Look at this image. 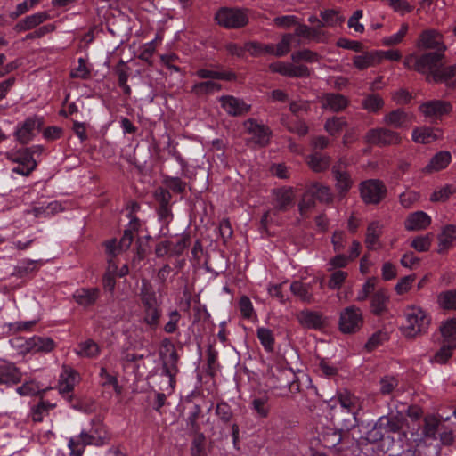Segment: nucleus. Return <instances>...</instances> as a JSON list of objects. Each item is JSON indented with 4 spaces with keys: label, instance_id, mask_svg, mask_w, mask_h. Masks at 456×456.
I'll use <instances>...</instances> for the list:
<instances>
[{
    "label": "nucleus",
    "instance_id": "nucleus-15",
    "mask_svg": "<svg viewBox=\"0 0 456 456\" xmlns=\"http://www.w3.org/2000/svg\"><path fill=\"white\" fill-rule=\"evenodd\" d=\"M406 419L401 412L396 414L390 413L380 417L375 423L374 428L385 430L387 433H398L402 430Z\"/></svg>",
    "mask_w": 456,
    "mask_h": 456
},
{
    "label": "nucleus",
    "instance_id": "nucleus-56",
    "mask_svg": "<svg viewBox=\"0 0 456 456\" xmlns=\"http://www.w3.org/2000/svg\"><path fill=\"white\" fill-rule=\"evenodd\" d=\"M191 242V236L188 232H183L180 235L177 242L175 244H172L170 248V256H181L183 251L189 247Z\"/></svg>",
    "mask_w": 456,
    "mask_h": 456
},
{
    "label": "nucleus",
    "instance_id": "nucleus-17",
    "mask_svg": "<svg viewBox=\"0 0 456 456\" xmlns=\"http://www.w3.org/2000/svg\"><path fill=\"white\" fill-rule=\"evenodd\" d=\"M418 46L423 49H435L436 52L441 53L446 50L442 35L434 29L425 30L420 34Z\"/></svg>",
    "mask_w": 456,
    "mask_h": 456
},
{
    "label": "nucleus",
    "instance_id": "nucleus-54",
    "mask_svg": "<svg viewBox=\"0 0 456 456\" xmlns=\"http://www.w3.org/2000/svg\"><path fill=\"white\" fill-rule=\"evenodd\" d=\"M140 296H141V300L142 302L144 308L159 305L157 297H156V294L152 290L151 286H149L147 284H143L141 289Z\"/></svg>",
    "mask_w": 456,
    "mask_h": 456
},
{
    "label": "nucleus",
    "instance_id": "nucleus-21",
    "mask_svg": "<svg viewBox=\"0 0 456 456\" xmlns=\"http://www.w3.org/2000/svg\"><path fill=\"white\" fill-rule=\"evenodd\" d=\"M244 126L248 134L254 136L256 143L261 146H265L268 143L271 135V130L268 126L257 124L253 118L246 120Z\"/></svg>",
    "mask_w": 456,
    "mask_h": 456
},
{
    "label": "nucleus",
    "instance_id": "nucleus-13",
    "mask_svg": "<svg viewBox=\"0 0 456 456\" xmlns=\"http://www.w3.org/2000/svg\"><path fill=\"white\" fill-rule=\"evenodd\" d=\"M413 114L403 109L389 111L383 118V123L387 126L399 129H408L413 122Z\"/></svg>",
    "mask_w": 456,
    "mask_h": 456
},
{
    "label": "nucleus",
    "instance_id": "nucleus-30",
    "mask_svg": "<svg viewBox=\"0 0 456 456\" xmlns=\"http://www.w3.org/2000/svg\"><path fill=\"white\" fill-rule=\"evenodd\" d=\"M307 190L313 194L314 200L330 205L333 202L334 195L330 186L318 182H313L307 185Z\"/></svg>",
    "mask_w": 456,
    "mask_h": 456
},
{
    "label": "nucleus",
    "instance_id": "nucleus-4",
    "mask_svg": "<svg viewBox=\"0 0 456 456\" xmlns=\"http://www.w3.org/2000/svg\"><path fill=\"white\" fill-rule=\"evenodd\" d=\"M338 324L343 334L357 333L364 324L362 311L354 305L343 308L339 313Z\"/></svg>",
    "mask_w": 456,
    "mask_h": 456
},
{
    "label": "nucleus",
    "instance_id": "nucleus-43",
    "mask_svg": "<svg viewBox=\"0 0 456 456\" xmlns=\"http://www.w3.org/2000/svg\"><path fill=\"white\" fill-rule=\"evenodd\" d=\"M320 17L322 20V27H335L341 25L345 21V18L339 14L338 10L326 9L322 11Z\"/></svg>",
    "mask_w": 456,
    "mask_h": 456
},
{
    "label": "nucleus",
    "instance_id": "nucleus-3",
    "mask_svg": "<svg viewBox=\"0 0 456 456\" xmlns=\"http://www.w3.org/2000/svg\"><path fill=\"white\" fill-rule=\"evenodd\" d=\"M159 359L162 366V375L169 379V386L174 390L176 385L175 378L179 373L178 362L180 356L174 343L169 338L161 341Z\"/></svg>",
    "mask_w": 456,
    "mask_h": 456
},
{
    "label": "nucleus",
    "instance_id": "nucleus-38",
    "mask_svg": "<svg viewBox=\"0 0 456 456\" xmlns=\"http://www.w3.org/2000/svg\"><path fill=\"white\" fill-rule=\"evenodd\" d=\"M384 106L385 102L378 94H369L362 101V109L370 113H378Z\"/></svg>",
    "mask_w": 456,
    "mask_h": 456
},
{
    "label": "nucleus",
    "instance_id": "nucleus-9",
    "mask_svg": "<svg viewBox=\"0 0 456 456\" xmlns=\"http://www.w3.org/2000/svg\"><path fill=\"white\" fill-rule=\"evenodd\" d=\"M102 431L103 435L97 436L83 431L76 438H70L69 441V447L71 450V454L81 456L84 452L85 446L91 444L99 446L104 444L110 437L106 430Z\"/></svg>",
    "mask_w": 456,
    "mask_h": 456
},
{
    "label": "nucleus",
    "instance_id": "nucleus-20",
    "mask_svg": "<svg viewBox=\"0 0 456 456\" xmlns=\"http://www.w3.org/2000/svg\"><path fill=\"white\" fill-rule=\"evenodd\" d=\"M220 102L225 111L233 117L242 116L250 110V105L246 104L243 100L232 95L222 96Z\"/></svg>",
    "mask_w": 456,
    "mask_h": 456
},
{
    "label": "nucleus",
    "instance_id": "nucleus-58",
    "mask_svg": "<svg viewBox=\"0 0 456 456\" xmlns=\"http://www.w3.org/2000/svg\"><path fill=\"white\" fill-rule=\"evenodd\" d=\"M163 184L175 193H183L187 183L179 177L165 175L162 181Z\"/></svg>",
    "mask_w": 456,
    "mask_h": 456
},
{
    "label": "nucleus",
    "instance_id": "nucleus-34",
    "mask_svg": "<svg viewBox=\"0 0 456 456\" xmlns=\"http://www.w3.org/2000/svg\"><path fill=\"white\" fill-rule=\"evenodd\" d=\"M435 83H444L447 87L456 88V63L442 67L441 73L435 76Z\"/></svg>",
    "mask_w": 456,
    "mask_h": 456
},
{
    "label": "nucleus",
    "instance_id": "nucleus-16",
    "mask_svg": "<svg viewBox=\"0 0 456 456\" xmlns=\"http://www.w3.org/2000/svg\"><path fill=\"white\" fill-rule=\"evenodd\" d=\"M452 107L449 102L432 100L419 105V110L427 118H438L452 111Z\"/></svg>",
    "mask_w": 456,
    "mask_h": 456
},
{
    "label": "nucleus",
    "instance_id": "nucleus-31",
    "mask_svg": "<svg viewBox=\"0 0 456 456\" xmlns=\"http://www.w3.org/2000/svg\"><path fill=\"white\" fill-rule=\"evenodd\" d=\"M452 156L449 151H443L435 154L429 163L424 167L427 173L437 172L444 169L451 162Z\"/></svg>",
    "mask_w": 456,
    "mask_h": 456
},
{
    "label": "nucleus",
    "instance_id": "nucleus-32",
    "mask_svg": "<svg viewBox=\"0 0 456 456\" xmlns=\"http://www.w3.org/2000/svg\"><path fill=\"white\" fill-rule=\"evenodd\" d=\"M290 291L294 296L298 297L304 303L314 304L315 302L309 284H305L299 281H295L290 285Z\"/></svg>",
    "mask_w": 456,
    "mask_h": 456
},
{
    "label": "nucleus",
    "instance_id": "nucleus-36",
    "mask_svg": "<svg viewBox=\"0 0 456 456\" xmlns=\"http://www.w3.org/2000/svg\"><path fill=\"white\" fill-rule=\"evenodd\" d=\"M335 188L340 200L344 199L354 185V180L349 173L334 175Z\"/></svg>",
    "mask_w": 456,
    "mask_h": 456
},
{
    "label": "nucleus",
    "instance_id": "nucleus-63",
    "mask_svg": "<svg viewBox=\"0 0 456 456\" xmlns=\"http://www.w3.org/2000/svg\"><path fill=\"white\" fill-rule=\"evenodd\" d=\"M281 123L287 127V129L291 132L298 134L299 136H305L308 133V126L303 120H296L292 124L286 123V118L284 117L281 118Z\"/></svg>",
    "mask_w": 456,
    "mask_h": 456
},
{
    "label": "nucleus",
    "instance_id": "nucleus-11",
    "mask_svg": "<svg viewBox=\"0 0 456 456\" xmlns=\"http://www.w3.org/2000/svg\"><path fill=\"white\" fill-rule=\"evenodd\" d=\"M78 372L69 365H62V371L58 381V390L61 395L65 396L68 401H72V391L77 382Z\"/></svg>",
    "mask_w": 456,
    "mask_h": 456
},
{
    "label": "nucleus",
    "instance_id": "nucleus-28",
    "mask_svg": "<svg viewBox=\"0 0 456 456\" xmlns=\"http://www.w3.org/2000/svg\"><path fill=\"white\" fill-rule=\"evenodd\" d=\"M21 372L14 364H0V385H16L21 381Z\"/></svg>",
    "mask_w": 456,
    "mask_h": 456
},
{
    "label": "nucleus",
    "instance_id": "nucleus-1",
    "mask_svg": "<svg viewBox=\"0 0 456 456\" xmlns=\"http://www.w3.org/2000/svg\"><path fill=\"white\" fill-rule=\"evenodd\" d=\"M404 322L400 330L404 338L413 339L426 334L431 324V317L420 306L407 305L403 312Z\"/></svg>",
    "mask_w": 456,
    "mask_h": 456
},
{
    "label": "nucleus",
    "instance_id": "nucleus-47",
    "mask_svg": "<svg viewBox=\"0 0 456 456\" xmlns=\"http://www.w3.org/2000/svg\"><path fill=\"white\" fill-rule=\"evenodd\" d=\"M222 89V86L218 83L213 81H205L196 83L192 87L191 92L194 94L196 96H202L206 94H212L214 92H218Z\"/></svg>",
    "mask_w": 456,
    "mask_h": 456
},
{
    "label": "nucleus",
    "instance_id": "nucleus-14",
    "mask_svg": "<svg viewBox=\"0 0 456 456\" xmlns=\"http://www.w3.org/2000/svg\"><path fill=\"white\" fill-rule=\"evenodd\" d=\"M153 197L159 204L157 213L161 221H169L173 217L170 201L172 195L167 189L158 187Z\"/></svg>",
    "mask_w": 456,
    "mask_h": 456
},
{
    "label": "nucleus",
    "instance_id": "nucleus-25",
    "mask_svg": "<svg viewBox=\"0 0 456 456\" xmlns=\"http://www.w3.org/2000/svg\"><path fill=\"white\" fill-rule=\"evenodd\" d=\"M298 322L307 329H321L324 324L322 314L311 310H303L297 315Z\"/></svg>",
    "mask_w": 456,
    "mask_h": 456
},
{
    "label": "nucleus",
    "instance_id": "nucleus-57",
    "mask_svg": "<svg viewBox=\"0 0 456 456\" xmlns=\"http://www.w3.org/2000/svg\"><path fill=\"white\" fill-rule=\"evenodd\" d=\"M433 234L428 233L423 236H418L411 242V247L419 252H427L431 247Z\"/></svg>",
    "mask_w": 456,
    "mask_h": 456
},
{
    "label": "nucleus",
    "instance_id": "nucleus-19",
    "mask_svg": "<svg viewBox=\"0 0 456 456\" xmlns=\"http://www.w3.org/2000/svg\"><path fill=\"white\" fill-rule=\"evenodd\" d=\"M383 233V225L378 222L373 221L367 226L364 244L369 250L377 251L383 248L380 237Z\"/></svg>",
    "mask_w": 456,
    "mask_h": 456
},
{
    "label": "nucleus",
    "instance_id": "nucleus-6",
    "mask_svg": "<svg viewBox=\"0 0 456 456\" xmlns=\"http://www.w3.org/2000/svg\"><path fill=\"white\" fill-rule=\"evenodd\" d=\"M366 143L378 146L387 147L399 145L402 142V136L396 131L387 127H377L370 129L364 135Z\"/></svg>",
    "mask_w": 456,
    "mask_h": 456
},
{
    "label": "nucleus",
    "instance_id": "nucleus-64",
    "mask_svg": "<svg viewBox=\"0 0 456 456\" xmlns=\"http://www.w3.org/2000/svg\"><path fill=\"white\" fill-rule=\"evenodd\" d=\"M342 436L339 432L330 430L322 435L323 446L329 449L334 448L340 444Z\"/></svg>",
    "mask_w": 456,
    "mask_h": 456
},
{
    "label": "nucleus",
    "instance_id": "nucleus-35",
    "mask_svg": "<svg viewBox=\"0 0 456 456\" xmlns=\"http://www.w3.org/2000/svg\"><path fill=\"white\" fill-rule=\"evenodd\" d=\"M440 136L430 127H418L412 131V140L417 143L428 144L436 141Z\"/></svg>",
    "mask_w": 456,
    "mask_h": 456
},
{
    "label": "nucleus",
    "instance_id": "nucleus-62",
    "mask_svg": "<svg viewBox=\"0 0 456 456\" xmlns=\"http://www.w3.org/2000/svg\"><path fill=\"white\" fill-rule=\"evenodd\" d=\"M376 286V279L374 277L369 278L362 287V289L358 292L356 301H365L372 293H374Z\"/></svg>",
    "mask_w": 456,
    "mask_h": 456
},
{
    "label": "nucleus",
    "instance_id": "nucleus-39",
    "mask_svg": "<svg viewBox=\"0 0 456 456\" xmlns=\"http://www.w3.org/2000/svg\"><path fill=\"white\" fill-rule=\"evenodd\" d=\"M75 352L80 357L95 358L100 354V346L93 339H86L78 344Z\"/></svg>",
    "mask_w": 456,
    "mask_h": 456
},
{
    "label": "nucleus",
    "instance_id": "nucleus-27",
    "mask_svg": "<svg viewBox=\"0 0 456 456\" xmlns=\"http://www.w3.org/2000/svg\"><path fill=\"white\" fill-rule=\"evenodd\" d=\"M431 224L430 216L423 212H414L407 217L404 227L407 231H419L428 228Z\"/></svg>",
    "mask_w": 456,
    "mask_h": 456
},
{
    "label": "nucleus",
    "instance_id": "nucleus-26",
    "mask_svg": "<svg viewBox=\"0 0 456 456\" xmlns=\"http://www.w3.org/2000/svg\"><path fill=\"white\" fill-rule=\"evenodd\" d=\"M438 239V254H444L447 250L453 246L456 242V225H445L441 233L437 236Z\"/></svg>",
    "mask_w": 456,
    "mask_h": 456
},
{
    "label": "nucleus",
    "instance_id": "nucleus-8",
    "mask_svg": "<svg viewBox=\"0 0 456 456\" xmlns=\"http://www.w3.org/2000/svg\"><path fill=\"white\" fill-rule=\"evenodd\" d=\"M5 158L12 163H18L14 167V173L24 176L29 175L37 167V161L32 157L31 149L23 148L16 151H10L4 153Z\"/></svg>",
    "mask_w": 456,
    "mask_h": 456
},
{
    "label": "nucleus",
    "instance_id": "nucleus-53",
    "mask_svg": "<svg viewBox=\"0 0 456 456\" xmlns=\"http://www.w3.org/2000/svg\"><path fill=\"white\" fill-rule=\"evenodd\" d=\"M346 126L347 123L345 118L333 117L331 118L327 119L324 125V128L330 134L334 135L341 132Z\"/></svg>",
    "mask_w": 456,
    "mask_h": 456
},
{
    "label": "nucleus",
    "instance_id": "nucleus-37",
    "mask_svg": "<svg viewBox=\"0 0 456 456\" xmlns=\"http://www.w3.org/2000/svg\"><path fill=\"white\" fill-rule=\"evenodd\" d=\"M422 435L425 438L436 439V433L441 423L440 419L434 414H429L423 419Z\"/></svg>",
    "mask_w": 456,
    "mask_h": 456
},
{
    "label": "nucleus",
    "instance_id": "nucleus-33",
    "mask_svg": "<svg viewBox=\"0 0 456 456\" xmlns=\"http://www.w3.org/2000/svg\"><path fill=\"white\" fill-rule=\"evenodd\" d=\"M293 200V193L290 190L280 189L275 193L273 212H284L291 206Z\"/></svg>",
    "mask_w": 456,
    "mask_h": 456
},
{
    "label": "nucleus",
    "instance_id": "nucleus-44",
    "mask_svg": "<svg viewBox=\"0 0 456 456\" xmlns=\"http://www.w3.org/2000/svg\"><path fill=\"white\" fill-rule=\"evenodd\" d=\"M28 346L35 352H51L54 349L55 343L50 338L33 337L29 340Z\"/></svg>",
    "mask_w": 456,
    "mask_h": 456
},
{
    "label": "nucleus",
    "instance_id": "nucleus-23",
    "mask_svg": "<svg viewBox=\"0 0 456 456\" xmlns=\"http://www.w3.org/2000/svg\"><path fill=\"white\" fill-rule=\"evenodd\" d=\"M389 296L387 290L379 289L370 297V313L381 316L388 312Z\"/></svg>",
    "mask_w": 456,
    "mask_h": 456
},
{
    "label": "nucleus",
    "instance_id": "nucleus-12",
    "mask_svg": "<svg viewBox=\"0 0 456 456\" xmlns=\"http://www.w3.org/2000/svg\"><path fill=\"white\" fill-rule=\"evenodd\" d=\"M269 69L273 73H279L289 77H308L311 75L309 68L305 65H293L281 61L271 63Z\"/></svg>",
    "mask_w": 456,
    "mask_h": 456
},
{
    "label": "nucleus",
    "instance_id": "nucleus-5",
    "mask_svg": "<svg viewBox=\"0 0 456 456\" xmlns=\"http://www.w3.org/2000/svg\"><path fill=\"white\" fill-rule=\"evenodd\" d=\"M360 197L366 205H378L387 193L385 183L379 179H369L359 184Z\"/></svg>",
    "mask_w": 456,
    "mask_h": 456
},
{
    "label": "nucleus",
    "instance_id": "nucleus-22",
    "mask_svg": "<svg viewBox=\"0 0 456 456\" xmlns=\"http://www.w3.org/2000/svg\"><path fill=\"white\" fill-rule=\"evenodd\" d=\"M50 19V15L47 12H39L31 15H28L20 20H19L15 25L13 29L17 33L28 31L36 28L45 21Z\"/></svg>",
    "mask_w": 456,
    "mask_h": 456
},
{
    "label": "nucleus",
    "instance_id": "nucleus-42",
    "mask_svg": "<svg viewBox=\"0 0 456 456\" xmlns=\"http://www.w3.org/2000/svg\"><path fill=\"white\" fill-rule=\"evenodd\" d=\"M56 407L55 403L41 400L31 410V417L34 422H42L44 417L48 416L51 410Z\"/></svg>",
    "mask_w": 456,
    "mask_h": 456
},
{
    "label": "nucleus",
    "instance_id": "nucleus-52",
    "mask_svg": "<svg viewBox=\"0 0 456 456\" xmlns=\"http://www.w3.org/2000/svg\"><path fill=\"white\" fill-rule=\"evenodd\" d=\"M438 303L443 309L456 310V290H447L440 293Z\"/></svg>",
    "mask_w": 456,
    "mask_h": 456
},
{
    "label": "nucleus",
    "instance_id": "nucleus-2",
    "mask_svg": "<svg viewBox=\"0 0 456 456\" xmlns=\"http://www.w3.org/2000/svg\"><path fill=\"white\" fill-rule=\"evenodd\" d=\"M444 53L431 52L422 55L411 54L404 59V66L426 75V81L435 83V76L441 73Z\"/></svg>",
    "mask_w": 456,
    "mask_h": 456
},
{
    "label": "nucleus",
    "instance_id": "nucleus-50",
    "mask_svg": "<svg viewBox=\"0 0 456 456\" xmlns=\"http://www.w3.org/2000/svg\"><path fill=\"white\" fill-rule=\"evenodd\" d=\"M257 338L267 352H273L274 349V337L271 330L267 328H258L256 330Z\"/></svg>",
    "mask_w": 456,
    "mask_h": 456
},
{
    "label": "nucleus",
    "instance_id": "nucleus-59",
    "mask_svg": "<svg viewBox=\"0 0 456 456\" xmlns=\"http://www.w3.org/2000/svg\"><path fill=\"white\" fill-rule=\"evenodd\" d=\"M315 208V200L313 194L306 189L303 194L302 199L298 204V208L301 216H307L308 213Z\"/></svg>",
    "mask_w": 456,
    "mask_h": 456
},
{
    "label": "nucleus",
    "instance_id": "nucleus-40",
    "mask_svg": "<svg viewBox=\"0 0 456 456\" xmlns=\"http://www.w3.org/2000/svg\"><path fill=\"white\" fill-rule=\"evenodd\" d=\"M269 396L265 394L261 396L255 397L252 400L251 407L252 410L256 412L257 417L261 419L268 418L271 411V406L269 404Z\"/></svg>",
    "mask_w": 456,
    "mask_h": 456
},
{
    "label": "nucleus",
    "instance_id": "nucleus-49",
    "mask_svg": "<svg viewBox=\"0 0 456 456\" xmlns=\"http://www.w3.org/2000/svg\"><path fill=\"white\" fill-rule=\"evenodd\" d=\"M292 38V34L283 35L281 40L276 45L272 44V53H269V54L276 57H281L289 53L290 51Z\"/></svg>",
    "mask_w": 456,
    "mask_h": 456
},
{
    "label": "nucleus",
    "instance_id": "nucleus-55",
    "mask_svg": "<svg viewBox=\"0 0 456 456\" xmlns=\"http://www.w3.org/2000/svg\"><path fill=\"white\" fill-rule=\"evenodd\" d=\"M338 400L340 405L349 412H353L356 409L357 399L346 389L338 394Z\"/></svg>",
    "mask_w": 456,
    "mask_h": 456
},
{
    "label": "nucleus",
    "instance_id": "nucleus-10",
    "mask_svg": "<svg viewBox=\"0 0 456 456\" xmlns=\"http://www.w3.org/2000/svg\"><path fill=\"white\" fill-rule=\"evenodd\" d=\"M44 125V118L32 116L26 118L22 125L15 131V137L21 144H28L39 132Z\"/></svg>",
    "mask_w": 456,
    "mask_h": 456
},
{
    "label": "nucleus",
    "instance_id": "nucleus-18",
    "mask_svg": "<svg viewBox=\"0 0 456 456\" xmlns=\"http://www.w3.org/2000/svg\"><path fill=\"white\" fill-rule=\"evenodd\" d=\"M319 102L322 109L330 110L333 112L342 111L349 105L347 97L335 93L322 94L319 97Z\"/></svg>",
    "mask_w": 456,
    "mask_h": 456
},
{
    "label": "nucleus",
    "instance_id": "nucleus-60",
    "mask_svg": "<svg viewBox=\"0 0 456 456\" xmlns=\"http://www.w3.org/2000/svg\"><path fill=\"white\" fill-rule=\"evenodd\" d=\"M455 192L456 190L452 185L446 184L439 190L435 191L430 196V200L432 202H444Z\"/></svg>",
    "mask_w": 456,
    "mask_h": 456
},
{
    "label": "nucleus",
    "instance_id": "nucleus-45",
    "mask_svg": "<svg viewBox=\"0 0 456 456\" xmlns=\"http://www.w3.org/2000/svg\"><path fill=\"white\" fill-rule=\"evenodd\" d=\"M441 334L446 343H452L451 346H456V319L447 320L440 327Z\"/></svg>",
    "mask_w": 456,
    "mask_h": 456
},
{
    "label": "nucleus",
    "instance_id": "nucleus-61",
    "mask_svg": "<svg viewBox=\"0 0 456 456\" xmlns=\"http://www.w3.org/2000/svg\"><path fill=\"white\" fill-rule=\"evenodd\" d=\"M195 436L191 443V456H204V447H205V440L206 437L203 433L200 431L198 433H194Z\"/></svg>",
    "mask_w": 456,
    "mask_h": 456
},
{
    "label": "nucleus",
    "instance_id": "nucleus-7",
    "mask_svg": "<svg viewBox=\"0 0 456 456\" xmlns=\"http://www.w3.org/2000/svg\"><path fill=\"white\" fill-rule=\"evenodd\" d=\"M215 20L219 26L225 28H240L248 22L245 11L236 8L223 7L217 11Z\"/></svg>",
    "mask_w": 456,
    "mask_h": 456
},
{
    "label": "nucleus",
    "instance_id": "nucleus-29",
    "mask_svg": "<svg viewBox=\"0 0 456 456\" xmlns=\"http://www.w3.org/2000/svg\"><path fill=\"white\" fill-rule=\"evenodd\" d=\"M381 61L382 53L378 51H372L354 56L353 59V64L359 70H363L379 64Z\"/></svg>",
    "mask_w": 456,
    "mask_h": 456
},
{
    "label": "nucleus",
    "instance_id": "nucleus-46",
    "mask_svg": "<svg viewBox=\"0 0 456 456\" xmlns=\"http://www.w3.org/2000/svg\"><path fill=\"white\" fill-rule=\"evenodd\" d=\"M307 163L313 171L320 173L326 171L329 168L330 165V158L329 156L315 153L309 157Z\"/></svg>",
    "mask_w": 456,
    "mask_h": 456
},
{
    "label": "nucleus",
    "instance_id": "nucleus-41",
    "mask_svg": "<svg viewBox=\"0 0 456 456\" xmlns=\"http://www.w3.org/2000/svg\"><path fill=\"white\" fill-rule=\"evenodd\" d=\"M129 70V67H127L126 63L122 60H120L115 67V73L118 75V86L123 89L124 94L127 96H130L131 94V88L127 85Z\"/></svg>",
    "mask_w": 456,
    "mask_h": 456
},
{
    "label": "nucleus",
    "instance_id": "nucleus-51",
    "mask_svg": "<svg viewBox=\"0 0 456 456\" xmlns=\"http://www.w3.org/2000/svg\"><path fill=\"white\" fill-rule=\"evenodd\" d=\"M291 60L294 62H299L305 61L306 62H318L321 60V56L318 53L314 52L310 49H304L301 51L294 52L291 54Z\"/></svg>",
    "mask_w": 456,
    "mask_h": 456
},
{
    "label": "nucleus",
    "instance_id": "nucleus-24",
    "mask_svg": "<svg viewBox=\"0 0 456 456\" xmlns=\"http://www.w3.org/2000/svg\"><path fill=\"white\" fill-rule=\"evenodd\" d=\"M73 299L77 304L84 307L94 305L100 297V289L98 288H80L73 294Z\"/></svg>",
    "mask_w": 456,
    "mask_h": 456
},
{
    "label": "nucleus",
    "instance_id": "nucleus-48",
    "mask_svg": "<svg viewBox=\"0 0 456 456\" xmlns=\"http://www.w3.org/2000/svg\"><path fill=\"white\" fill-rule=\"evenodd\" d=\"M245 49L252 57H259L272 53V44L248 41L245 43Z\"/></svg>",
    "mask_w": 456,
    "mask_h": 456
}]
</instances>
